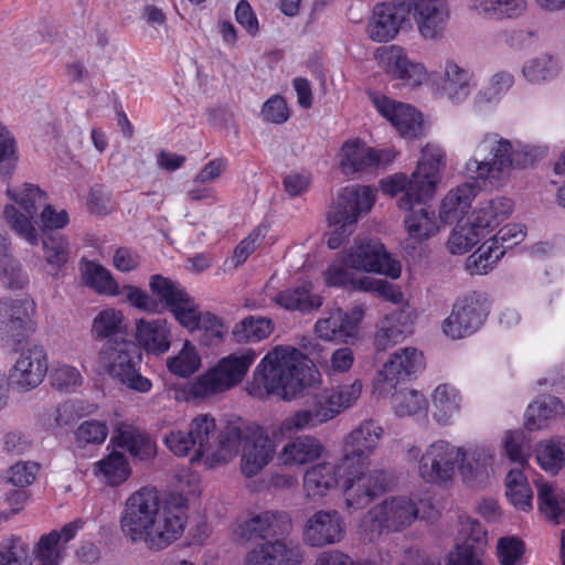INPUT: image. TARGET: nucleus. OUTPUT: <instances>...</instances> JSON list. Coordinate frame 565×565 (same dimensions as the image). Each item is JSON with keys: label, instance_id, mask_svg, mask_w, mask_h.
Listing matches in <instances>:
<instances>
[{"label": "nucleus", "instance_id": "1", "mask_svg": "<svg viewBox=\"0 0 565 565\" xmlns=\"http://www.w3.org/2000/svg\"><path fill=\"white\" fill-rule=\"evenodd\" d=\"M531 164L527 146L495 131L481 134L463 166L468 181L450 189L440 201L441 220L447 223L466 214L479 189L500 188L509 181L514 170Z\"/></svg>", "mask_w": 565, "mask_h": 565}, {"label": "nucleus", "instance_id": "2", "mask_svg": "<svg viewBox=\"0 0 565 565\" xmlns=\"http://www.w3.org/2000/svg\"><path fill=\"white\" fill-rule=\"evenodd\" d=\"M188 523L186 500L182 497L162 500L153 488L131 493L120 514V530L134 544L161 552L177 542Z\"/></svg>", "mask_w": 565, "mask_h": 565}, {"label": "nucleus", "instance_id": "3", "mask_svg": "<svg viewBox=\"0 0 565 565\" xmlns=\"http://www.w3.org/2000/svg\"><path fill=\"white\" fill-rule=\"evenodd\" d=\"M318 381V371L307 364L299 350L278 345L257 364L246 390L258 399L276 395L291 401L313 387Z\"/></svg>", "mask_w": 565, "mask_h": 565}, {"label": "nucleus", "instance_id": "4", "mask_svg": "<svg viewBox=\"0 0 565 565\" xmlns=\"http://www.w3.org/2000/svg\"><path fill=\"white\" fill-rule=\"evenodd\" d=\"M447 166L445 149L437 143H427L420 150L415 171L408 178L396 173L381 181V189L391 196H401L397 206L409 207L412 202L430 200L441 182Z\"/></svg>", "mask_w": 565, "mask_h": 565}, {"label": "nucleus", "instance_id": "5", "mask_svg": "<svg viewBox=\"0 0 565 565\" xmlns=\"http://www.w3.org/2000/svg\"><path fill=\"white\" fill-rule=\"evenodd\" d=\"M362 382L358 379L322 390L312 403L284 418L275 436H292L296 433L313 430L334 419L342 412L355 405L362 393Z\"/></svg>", "mask_w": 565, "mask_h": 565}, {"label": "nucleus", "instance_id": "6", "mask_svg": "<svg viewBox=\"0 0 565 565\" xmlns=\"http://www.w3.org/2000/svg\"><path fill=\"white\" fill-rule=\"evenodd\" d=\"M189 430L196 446L192 462H202L204 467L213 469L227 463L239 450L241 429L232 426L218 434L215 419L210 414L196 415Z\"/></svg>", "mask_w": 565, "mask_h": 565}, {"label": "nucleus", "instance_id": "7", "mask_svg": "<svg viewBox=\"0 0 565 565\" xmlns=\"http://www.w3.org/2000/svg\"><path fill=\"white\" fill-rule=\"evenodd\" d=\"M253 349L235 351L188 383L189 397L205 401L238 385L256 360Z\"/></svg>", "mask_w": 565, "mask_h": 565}, {"label": "nucleus", "instance_id": "8", "mask_svg": "<svg viewBox=\"0 0 565 565\" xmlns=\"http://www.w3.org/2000/svg\"><path fill=\"white\" fill-rule=\"evenodd\" d=\"M6 195L10 200L2 211L6 225L30 246H38L41 234L34 217L39 207L46 201V193L36 184L24 182L8 185Z\"/></svg>", "mask_w": 565, "mask_h": 565}, {"label": "nucleus", "instance_id": "9", "mask_svg": "<svg viewBox=\"0 0 565 565\" xmlns=\"http://www.w3.org/2000/svg\"><path fill=\"white\" fill-rule=\"evenodd\" d=\"M460 447L438 439L422 449L411 445L405 450V460L413 465L417 476L427 484L445 487L454 482L457 475Z\"/></svg>", "mask_w": 565, "mask_h": 565}, {"label": "nucleus", "instance_id": "10", "mask_svg": "<svg viewBox=\"0 0 565 565\" xmlns=\"http://www.w3.org/2000/svg\"><path fill=\"white\" fill-rule=\"evenodd\" d=\"M374 202L375 190L371 186H347L339 193L335 210L328 216L327 244L331 249L340 247L354 232L356 221Z\"/></svg>", "mask_w": 565, "mask_h": 565}, {"label": "nucleus", "instance_id": "11", "mask_svg": "<svg viewBox=\"0 0 565 565\" xmlns=\"http://www.w3.org/2000/svg\"><path fill=\"white\" fill-rule=\"evenodd\" d=\"M98 364L110 377L131 391L148 393L152 388L151 381L139 371L140 355L130 342H106L98 353Z\"/></svg>", "mask_w": 565, "mask_h": 565}, {"label": "nucleus", "instance_id": "12", "mask_svg": "<svg viewBox=\"0 0 565 565\" xmlns=\"http://www.w3.org/2000/svg\"><path fill=\"white\" fill-rule=\"evenodd\" d=\"M415 501L406 495L384 499L372 507L361 522V530L369 540L383 532H396L409 526L418 516Z\"/></svg>", "mask_w": 565, "mask_h": 565}, {"label": "nucleus", "instance_id": "13", "mask_svg": "<svg viewBox=\"0 0 565 565\" xmlns=\"http://www.w3.org/2000/svg\"><path fill=\"white\" fill-rule=\"evenodd\" d=\"M343 498L347 510L358 511L381 495L387 484V475L371 465L341 462Z\"/></svg>", "mask_w": 565, "mask_h": 565}, {"label": "nucleus", "instance_id": "14", "mask_svg": "<svg viewBox=\"0 0 565 565\" xmlns=\"http://www.w3.org/2000/svg\"><path fill=\"white\" fill-rule=\"evenodd\" d=\"M425 369V358L422 351L405 347L393 352L382 369L377 372L373 393L381 397L392 395L398 385L412 375Z\"/></svg>", "mask_w": 565, "mask_h": 565}, {"label": "nucleus", "instance_id": "15", "mask_svg": "<svg viewBox=\"0 0 565 565\" xmlns=\"http://www.w3.org/2000/svg\"><path fill=\"white\" fill-rule=\"evenodd\" d=\"M411 0H391L374 6L367 21L366 34L376 43H387L412 26Z\"/></svg>", "mask_w": 565, "mask_h": 565}, {"label": "nucleus", "instance_id": "16", "mask_svg": "<svg viewBox=\"0 0 565 565\" xmlns=\"http://www.w3.org/2000/svg\"><path fill=\"white\" fill-rule=\"evenodd\" d=\"M151 291L162 301L174 319L186 330L193 332L200 327L203 312L195 300L179 284L160 275L151 277Z\"/></svg>", "mask_w": 565, "mask_h": 565}, {"label": "nucleus", "instance_id": "17", "mask_svg": "<svg viewBox=\"0 0 565 565\" xmlns=\"http://www.w3.org/2000/svg\"><path fill=\"white\" fill-rule=\"evenodd\" d=\"M488 312L489 305L483 295L473 292L459 298L443 322V332L454 340L469 337L481 328Z\"/></svg>", "mask_w": 565, "mask_h": 565}, {"label": "nucleus", "instance_id": "18", "mask_svg": "<svg viewBox=\"0 0 565 565\" xmlns=\"http://www.w3.org/2000/svg\"><path fill=\"white\" fill-rule=\"evenodd\" d=\"M348 266L354 270L376 273L396 279L401 276V263L394 259L384 245L375 239H354V244L344 250Z\"/></svg>", "mask_w": 565, "mask_h": 565}, {"label": "nucleus", "instance_id": "19", "mask_svg": "<svg viewBox=\"0 0 565 565\" xmlns=\"http://www.w3.org/2000/svg\"><path fill=\"white\" fill-rule=\"evenodd\" d=\"M47 354L43 347L29 344L21 350L9 371L8 384L23 393L36 388L47 373Z\"/></svg>", "mask_w": 565, "mask_h": 565}, {"label": "nucleus", "instance_id": "20", "mask_svg": "<svg viewBox=\"0 0 565 565\" xmlns=\"http://www.w3.org/2000/svg\"><path fill=\"white\" fill-rule=\"evenodd\" d=\"M375 58L383 71L403 85L415 88L428 81L426 66L411 58L407 52L398 45H390L376 50Z\"/></svg>", "mask_w": 565, "mask_h": 565}, {"label": "nucleus", "instance_id": "21", "mask_svg": "<svg viewBox=\"0 0 565 565\" xmlns=\"http://www.w3.org/2000/svg\"><path fill=\"white\" fill-rule=\"evenodd\" d=\"M383 427L373 419L361 422L341 443V462L371 465V456L379 448Z\"/></svg>", "mask_w": 565, "mask_h": 565}, {"label": "nucleus", "instance_id": "22", "mask_svg": "<svg viewBox=\"0 0 565 565\" xmlns=\"http://www.w3.org/2000/svg\"><path fill=\"white\" fill-rule=\"evenodd\" d=\"M350 266H348L344 252L324 271V281L328 286L347 287L363 291H375L393 302L402 300V294L396 291L392 285L383 279H375L367 276L355 278Z\"/></svg>", "mask_w": 565, "mask_h": 565}, {"label": "nucleus", "instance_id": "23", "mask_svg": "<svg viewBox=\"0 0 565 565\" xmlns=\"http://www.w3.org/2000/svg\"><path fill=\"white\" fill-rule=\"evenodd\" d=\"M35 303L30 298L0 299V337L19 341L34 331Z\"/></svg>", "mask_w": 565, "mask_h": 565}, {"label": "nucleus", "instance_id": "24", "mask_svg": "<svg viewBox=\"0 0 565 565\" xmlns=\"http://www.w3.org/2000/svg\"><path fill=\"white\" fill-rule=\"evenodd\" d=\"M457 472L470 487H483L493 476L495 451L487 445L460 447Z\"/></svg>", "mask_w": 565, "mask_h": 565}, {"label": "nucleus", "instance_id": "25", "mask_svg": "<svg viewBox=\"0 0 565 565\" xmlns=\"http://www.w3.org/2000/svg\"><path fill=\"white\" fill-rule=\"evenodd\" d=\"M372 104L406 139H416L424 132L423 117L414 107L397 103L379 93L370 94Z\"/></svg>", "mask_w": 565, "mask_h": 565}, {"label": "nucleus", "instance_id": "26", "mask_svg": "<svg viewBox=\"0 0 565 565\" xmlns=\"http://www.w3.org/2000/svg\"><path fill=\"white\" fill-rule=\"evenodd\" d=\"M344 535V521L337 510L315 512L307 519L302 530V540L310 547L338 544Z\"/></svg>", "mask_w": 565, "mask_h": 565}, {"label": "nucleus", "instance_id": "27", "mask_svg": "<svg viewBox=\"0 0 565 565\" xmlns=\"http://www.w3.org/2000/svg\"><path fill=\"white\" fill-rule=\"evenodd\" d=\"M363 318L364 310L360 306L347 312L340 308L331 309L317 320L315 334L323 341L345 342L356 337Z\"/></svg>", "mask_w": 565, "mask_h": 565}, {"label": "nucleus", "instance_id": "28", "mask_svg": "<svg viewBox=\"0 0 565 565\" xmlns=\"http://www.w3.org/2000/svg\"><path fill=\"white\" fill-rule=\"evenodd\" d=\"M291 526V519L286 512L268 510L253 513L239 521L234 532L244 541L266 540L270 536L288 534Z\"/></svg>", "mask_w": 565, "mask_h": 565}, {"label": "nucleus", "instance_id": "29", "mask_svg": "<svg viewBox=\"0 0 565 565\" xmlns=\"http://www.w3.org/2000/svg\"><path fill=\"white\" fill-rule=\"evenodd\" d=\"M338 158L340 170L349 175L370 168L387 164L394 160L395 152L391 149L375 150L364 142L354 139L342 145Z\"/></svg>", "mask_w": 565, "mask_h": 565}, {"label": "nucleus", "instance_id": "30", "mask_svg": "<svg viewBox=\"0 0 565 565\" xmlns=\"http://www.w3.org/2000/svg\"><path fill=\"white\" fill-rule=\"evenodd\" d=\"M302 552L298 544L276 539L253 546L245 555L243 565H300Z\"/></svg>", "mask_w": 565, "mask_h": 565}, {"label": "nucleus", "instance_id": "31", "mask_svg": "<svg viewBox=\"0 0 565 565\" xmlns=\"http://www.w3.org/2000/svg\"><path fill=\"white\" fill-rule=\"evenodd\" d=\"M422 203L412 202L409 207L398 206L399 210L408 212L404 217L407 247L416 248L417 245L437 235L445 224L439 214L436 215L430 206H422Z\"/></svg>", "mask_w": 565, "mask_h": 565}, {"label": "nucleus", "instance_id": "32", "mask_svg": "<svg viewBox=\"0 0 565 565\" xmlns=\"http://www.w3.org/2000/svg\"><path fill=\"white\" fill-rule=\"evenodd\" d=\"M439 90L451 105L465 104L477 87L475 73L454 60H447L443 66Z\"/></svg>", "mask_w": 565, "mask_h": 565}, {"label": "nucleus", "instance_id": "33", "mask_svg": "<svg viewBox=\"0 0 565 565\" xmlns=\"http://www.w3.org/2000/svg\"><path fill=\"white\" fill-rule=\"evenodd\" d=\"M279 424L273 428L271 436L263 429H257L252 434L250 439L244 447L241 459L242 473L252 478L258 475L274 458L276 454V444L274 439L286 438L287 436H275V430Z\"/></svg>", "mask_w": 565, "mask_h": 565}, {"label": "nucleus", "instance_id": "34", "mask_svg": "<svg viewBox=\"0 0 565 565\" xmlns=\"http://www.w3.org/2000/svg\"><path fill=\"white\" fill-rule=\"evenodd\" d=\"M324 446L312 435L290 438L277 452V462L282 467H301L322 457Z\"/></svg>", "mask_w": 565, "mask_h": 565}, {"label": "nucleus", "instance_id": "35", "mask_svg": "<svg viewBox=\"0 0 565 565\" xmlns=\"http://www.w3.org/2000/svg\"><path fill=\"white\" fill-rule=\"evenodd\" d=\"M342 472L341 459L338 463L321 461L310 466L303 473L302 488L309 500L317 501L328 495L339 484Z\"/></svg>", "mask_w": 565, "mask_h": 565}, {"label": "nucleus", "instance_id": "36", "mask_svg": "<svg viewBox=\"0 0 565 565\" xmlns=\"http://www.w3.org/2000/svg\"><path fill=\"white\" fill-rule=\"evenodd\" d=\"M514 75L509 71H497L487 83L471 97L470 107L476 114H482L499 106L503 97L514 85Z\"/></svg>", "mask_w": 565, "mask_h": 565}, {"label": "nucleus", "instance_id": "37", "mask_svg": "<svg viewBox=\"0 0 565 565\" xmlns=\"http://www.w3.org/2000/svg\"><path fill=\"white\" fill-rule=\"evenodd\" d=\"M431 417L443 427L450 426L459 417L463 397L460 391L448 383L438 384L430 394Z\"/></svg>", "mask_w": 565, "mask_h": 565}, {"label": "nucleus", "instance_id": "38", "mask_svg": "<svg viewBox=\"0 0 565 565\" xmlns=\"http://www.w3.org/2000/svg\"><path fill=\"white\" fill-rule=\"evenodd\" d=\"M412 13L420 36L438 40L444 35L449 12L446 6L437 2H412Z\"/></svg>", "mask_w": 565, "mask_h": 565}, {"label": "nucleus", "instance_id": "39", "mask_svg": "<svg viewBox=\"0 0 565 565\" xmlns=\"http://www.w3.org/2000/svg\"><path fill=\"white\" fill-rule=\"evenodd\" d=\"M514 210V203L505 196H495L480 203L470 214L469 218L475 226L487 237L502 222L508 220Z\"/></svg>", "mask_w": 565, "mask_h": 565}, {"label": "nucleus", "instance_id": "40", "mask_svg": "<svg viewBox=\"0 0 565 565\" xmlns=\"http://www.w3.org/2000/svg\"><path fill=\"white\" fill-rule=\"evenodd\" d=\"M416 318V312L409 306L399 308L382 320L376 332V343L385 349L388 345L396 344L406 339L412 333V327Z\"/></svg>", "mask_w": 565, "mask_h": 565}, {"label": "nucleus", "instance_id": "41", "mask_svg": "<svg viewBox=\"0 0 565 565\" xmlns=\"http://www.w3.org/2000/svg\"><path fill=\"white\" fill-rule=\"evenodd\" d=\"M136 340L148 353L161 355L171 347V329L167 319H139L136 322Z\"/></svg>", "mask_w": 565, "mask_h": 565}, {"label": "nucleus", "instance_id": "42", "mask_svg": "<svg viewBox=\"0 0 565 565\" xmlns=\"http://www.w3.org/2000/svg\"><path fill=\"white\" fill-rule=\"evenodd\" d=\"M273 284L274 277L265 287L266 295L270 301L284 309L308 312L322 306V298L311 292L310 285L276 291Z\"/></svg>", "mask_w": 565, "mask_h": 565}, {"label": "nucleus", "instance_id": "43", "mask_svg": "<svg viewBox=\"0 0 565 565\" xmlns=\"http://www.w3.org/2000/svg\"><path fill=\"white\" fill-rule=\"evenodd\" d=\"M468 10L476 17L492 20H516L529 8L527 0H468Z\"/></svg>", "mask_w": 565, "mask_h": 565}, {"label": "nucleus", "instance_id": "44", "mask_svg": "<svg viewBox=\"0 0 565 565\" xmlns=\"http://www.w3.org/2000/svg\"><path fill=\"white\" fill-rule=\"evenodd\" d=\"M111 441L139 460H149L157 452L156 443L150 436L130 424H119L114 430Z\"/></svg>", "mask_w": 565, "mask_h": 565}, {"label": "nucleus", "instance_id": "45", "mask_svg": "<svg viewBox=\"0 0 565 565\" xmlns=\"http://www.w3.org/2000/svg\"><path fill=\"white\" fill-rule=\"evenodd\" d=\"M93 473L103 483L117 487L130 477L131 468L122 452L111 451L94 463Z\"/></svg>", "mask_w": 565, "mask_h": 565}, {"label": "nucleus", "instance_id": "46", "mask_svg": "<svg viewBox=\"0 0 565 565\" xmlns=\"http://www.w3.org/2000/svg\"><path fill=\"white\" fill-rule=\"evenodd\" d=\"M535 487L541 514L555 524L561 523L565 515V493L543 479H537Z\"/></svg>", "mask_w": 565, "mask_h": 565}, {"label": "nucleus", "instance_id": "47", "mask_svg": "<svg viewBox=\"0 0 565 565\" xmlns=\"http://www.w3.org/2000/svg\"><path fill=\"white\" fill-rule=\"evenodd\" d=\"M562 64L558 57L542 53L527 60L521 70L523 78L530 84H545L559 76Z\"/></svg>", "mask_w": 565, "mask_h": 565}, {"label": "nucleus", "instance_id": "48", "mask_svg": "<svg viewBox=\"0 0 565 565\" xmlns=\"http://www.w3.org/2000/svg\"><path fill=\"white\" fill-rule=\"evenodd\" d=\"M537 465L547 473L556 476L565 467V437L555 436L540 440L534 448Z\"/></svg>", "mask_w": 565, "mask_h": 565}, {"label": "nucleus", "instance_id": "49", "mask_svg": "<svg viewBox=\"0 0 565 565\" xmlns=\"http://www.w3.org/2000/svg\"><path fill=\"white\" fill-rule=\"evenodd\" d=\"M564 406L559 398L546 396L530 404L524 415V424L529 430L541 429L546 422L562 415Z\"/></svg>", "mask_w": 565, "mask_h": 565}, {"label": "nucleus", "instance_id": "50", "mask_svg": "<svg viewBox=\"0 0 565 565\" xmlns=\"http://www.w3.org/2000/svg\"><path fill=\"white\" fill-rule=\"evenodd\" d=\"M392 408L398 417H414L416 415L426 414L428 402L426 396L415 388L405 387L396 388L392 395Z\"/></svg>", "mask_w": 565, "mask_h": 565}, {"label": "nucleus", "instance_id": "51", "mask_svg": "<svg viewBox=\"0 0 565 565\" xmlns=\"http://www.w3.org/2000/svg\"><path fill=\"white\" fill-rule=\"evenodd\" d=\"M42 248L50 274L57 276L58 271L68 262L71 253L68 238L62 234H46L42 239Z\"/></svg>", "mask_w": 565, "mask_h": 565}, {"label": "nucleus", "instance_id": "52", "mask_svg": "<svg viewBox=\"0 0 565 565\" xmlns=\"http://www.w3.org/2000/svg\"><path fill=\"white\" fill-rule=\"evenodd\" d=\"M82 278L86 286L98 294L109 296L119 294L118 284L110 271L96 262L86 260L82 263Z\"/></svg>", "mask_w": 565, "mask_h": 565}, {"label": "nucleus", "instance_id": "53", "mask_svg": "<svg viewBox=\"0 0 565 565\" xmlns=\"http://www.w3.org/2000/svg\"><path fill=\"white\" fill-rule=\"evenodd\" d=\"M504 254V247L490 238L467 258V268L471 274H487L494 268Z\"/></svg>", "mask_w": 565, "mask_h": 565}, {"label": "nucleus", "instance_id": "54", "mask_svg": "<svg viewBox=\"0 0 565 565\" xmlns=\"http://www.w3.org/2000/svg\"><path fill=\"white\" fill-rule=\"evenodd\" d=\"M273 330L270 319L249 316L233 328L232 335L237 343L258 342L268 338Z\"/></svg>", "mask_w": 565, "mask_h": 565}, {"label": "nucleus", "instance_id": "55", "mask_svg": "<svg viewBox=\"0 0 565 565\" xmlns=\"http://www.w3.org/2000/svg\"><path fill=\"white\" fill-rule=\"evenodd\" d=\"M166 364L170 373L186 379L200 370L202 359L196 347L186 340L175 355L167 359Z\"/></svg>", "mask_w": 565, "mask_h": 565}, {"label": "nucleus", "instance_id": "56", "mask_svg": "<svg viewBox=\"0 0 565 565\" xmlns=\"http://www.w3.org/2000/svg\"><path fill=\"white\" fill-rule=\"evenodd\" d=\"M483 238L486 237L468 217L466 222L458 223L451 231L447 241V248L454 255H462Z\"/></svg>", "mask_w": 565, "mask_h": 565}, {"label": "nucleus", "instance_id": "57", "mask_svg": "<svg viewBox=\"0 0 565 565\" xmlns=\"http://www.w3.org/2000/svg\"><path fill=\"white\" fill-rule=\"evenodd\" d=\"M505 494L510 502L519 510L527 511L532 508L533 493L527 479L519 469H512L505 477Z\"/></svg>", "mask_w": 565, "mask_h": 565}, {"label": "nucleus", "instance_id": "58", "mask_svg": "<svg viewBox=\"0 0 565 565\" xmlns=\"http://www.w3.org/2000/svg\"><path fill=\"white\" fill-rule=\"evenodd\" d=\"M18 161L17 141L7 127L0 124V175H12Z\"/></svg>", "mask_w": 565, "mask_h": 565}, {"label": "nucleus", "instance_id": "59", "mask_svg": "<svg viewBox=\"0 0 565 565\" xmlns=\"http://www.w3.org/2000/svg\"><path fill=\"white\" fill-rule=\"evenodd\" d=\"M525 544L516 536H503L497 541L495 555L500 565H522Z\"/></svg>", "mask_w": 565, "mask_h": 565}, {"label": "nucleus", "instance_id": "60", "mask_svg": "<svg viewBox=\"0 0 565 565\" xmlns=\"http://www.w3.org/2000/svg\"><path fill=\"white\" fill-rule=\"evenodd\" d=\"M50 379L52 386L64 393H73L83 384L81 372L65 363H57L52 369Z\"/></svg>", "mask_w": 565, "mask_h": 565}, {"label": "nucleus", "instance_id": "61", "mask_svg": "<svg viewBox=\"0 0 565 565\" xmlns=\"http://www.w3.org/2000/svg\"><path fill=\"white\" fill-rule=\"evenodd\" d=\"M124 316L119 310L109 308L100 311L93 321L92 332L97 339L111 338L121 330Z\"/></svg>", "mask_w": 565, "mask_h": 565}, {"label": "nucleus", "instance_id": "62", "mask_svg": "<svg viewBox=\"0 0 565 565\" xmlns=\"http://www.w3.org/2000/svg\"><path fill=\"white\" fill-rule=\"evenodd\" d=\"M75 440L78 446L102 445L108 436V426L103 420H85L75 430Z\"/></svg>", "mask_w": 565, "mask_h": 565}, {"label": "nucleus", "instance_id": "63", "mask_svg": "<svg viewBox=\"0 0 565 565\" xmlns=\"http://www.w3.org/2000/svg\"><path fill=\"white\" fill-rule=\"evenodd\" d=\"M0 279L10 289H22L29 282L21 264L11 256L0 258Z\"/></svg>", "mask_w": 565, "mask_h": 565}, {"label": "nucleus", "instance_id": "64", "mask_svg": "<svg viewBox=\"0 0 565 565\" xmlns=\"http://www.w3.org/2000/svg\"><path fill=\"white\" fill-rule=\"evenodd\" d=\"M63 552L64 548L49 533L40 537L34 548L38 565H60Z\"/></svg>", "mask_w": 565, "mask_h": 565}]
</instances>
